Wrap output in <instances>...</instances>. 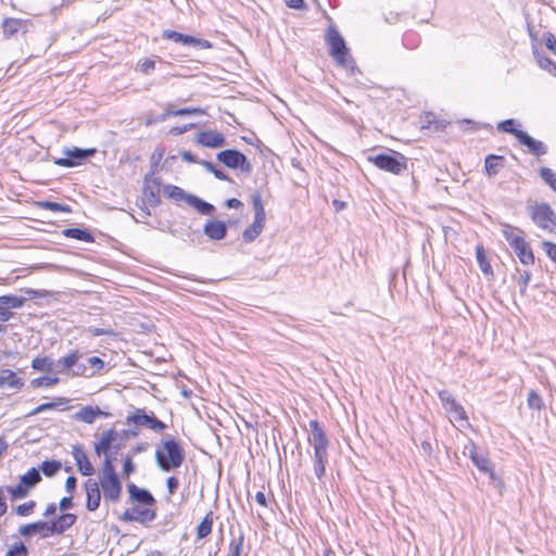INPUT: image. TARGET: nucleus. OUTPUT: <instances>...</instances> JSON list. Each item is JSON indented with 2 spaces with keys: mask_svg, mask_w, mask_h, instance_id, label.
Wrapping results in <instances>:
<instances>
[{
  "mask_svg": "<svg viewBox=\"0 0 556 556\" xmlns=\"http://www.w3.org/2000/svg\"><path fill=\"white\" fill-rule=\"evenodd\" d=\"M311 437L309 444L314 448L313 467L316 478L321 481L326 475V465L328 464L329 440L325 430L317 420L309 421Z\"/></svg>",
  "mask_w": 556,
  "mask_h": 556,
  "instance_id": "f257e3e1",
  "label": "nucleus"
},
{
  "mask_svg": "<svg viewBox=\"0 0 556 556\" xmlns=\"http://www.w3.org/2000/svg\"><path fill=\"white\" fill-rule=\"evenodd\" d=\"M155 451V462L164 472L179 468L185 462V450L174 437H167Z\"/></svg>",
  "mask_w": 556,
  "mask_h": 556,
  "instance_id": "f03ea898",
  "label": "nucleus"
},
{
  "mask_svg": "<svg viewBox=\"0 0 556 556\" xmlns=\"http://www.w3.org/2000/svg\"><path fill=\"white\" fill-rule=\"evenodd\" d=\"M326 41L329 45V54L337 64L354 74L356 70L355 61L350 55L345 40L334 27L327 29Z\"/></svg>",
  "mask_w": 556,
  "mask_h": 556,
  "instance_id": "7ed1b4c3",
  "label": "nucleus"
},
{
  "mask_svg": "<svg viewBox=\"0 0 556 556\" xmlns=\"http://www.w3.org/2000/svg\"><path fill=\"white\" fill-rule=\"evenodd\" d=\"M164 194L177 202L185 201L188 205L197 210L201 215L211 216L215 213L216 208L213 204L204 201L203 199L186 192L182 188L174 185H166L163 188Z\"/></svg>",
  "mask_w": 556,
  "mask_h": 556,
  "instance_id": "20e7f679",
  "label": "nucleus"
},
{
  "mask_svg": "<svg viewBox=\"0 0 556 556\" xmlns=\"http://www.w3.org/2000/svg\"><path fill=\"white\" fill-rule=\"evenodd\" d=\"M368 161L379 169L394 175H402L407 170V159L399 152L393 151L392 153L370 155L368 156Z\"/></svg>",
  "mask_w": 556,
  "mask_h": 556,
  "instance_id": "39448f33",
  "label": "nucleus"
},
{
  "mask_svg": "<svg viewBox=\"0 0 556 556\" xmlns=\"http://www.w3.org/2000/svg\"><path fill=\"white\" fill-rule=\"evenodd\" d=\"M528 214L533 223L551 233H556V214L548 203H534L528 206Z\"/></svg>",
  "mask_w": 556,
  "mask_h": 556,
  "instance_id": "423d86ee",
  "label": "nucleus"
},
{
  "mask_svg": "<svg viewBox=\"0 0 556 556\" xmlns=\"http://www.w3.org/2000/svg\"><path fill=\"white\" fill-rule=\"evenodd\" d=\"M42 480L39 469L31 467L26 473L20 477L16 485H7L5 491L11 495L12 500H21L28 495L29 491L34 489Z\"/></svg>",
  "mask_w": 556,
  "mask_h": 556,
  "instance_id": "0eeeda50",
  "label": "nucleus"
},
{
  "mask_svg": "<svg viewBox=\"0 0 556 556\" xmlns=\"http://www.w3.org/2000/svg\"><path fill=\"white\" fill-rule=\"evenodd\" d=\"M4 39L23 37L34 31L35 23L30 18L5 17L1 23Z\"/></svg>",
  "mask_w": 556,
  "mask_h": 556,
  "instance_id": "6e6552de",
  "label": "nucleus"
},
{
  "mask_svg": "<svg viewBox=\"0 0 556 556\" xmlns=\"http://www.w3.org/2000/svg\"><path fill=\"white\" fill-rule=\"evenodd\" d=\"M218 162L223 163L230 169H239L242 173L250 174L252 172V164L247 155L237 149H226L216 154Z\"/></svg>",
  "mask_w": 556,
  "mask_h": 556,
  "instance_id": "1a4fd4ad",
  "label": "nucleus"
},
{
  "mask_svg": "<svg viewBox=\"0 0 556 556\" xmlns=\"http://www.w3.org/2000/svg\"><path fill=\"white\" fill-rule=\"evenodd\" d=\"M126 424L146 427L155 432H162L167 427L162 420L156 418L153 412L147 413L143 408H135V410L127 416Z\"/></svg>",
  "mask_w": 556,
  "mask_h": 556,
  "instance_id": "9d476101",
  "label": "nucleus"
},
{
  "mask_svg": "<svg viewBox=\"0 0 556 556\" xmlns=\"http://www.w3.org/2000/svg\"><path fill=\"white\" fill-rule=\"evenodd\" d=\"M97 153L96 148H71L64 150V157H55L53 159V163L61 167H75L85 163L88 159L92 157Z\"/></svg>",
  "mask_w": 556,
  "mask_h": 556,
  "instance_id": "9b49d317",
  "label": "nucleus"
},
{
  "mask_svg": "<svg viewBox=\"0 0 556 556\" xmlns=\"http://www.w3.org/2000/svg\"><path fill=\"white\" fill-rule=\"evenodd\" d=\"M162 38L166 40H172L176 43L192 48L194 50H206L213 47L211 41L206 39L197 38L194 36L181 34L172 29L163 30Z\"/></svg>",
  "mask_w": 556,
  "mask_h": 556,
  "instance_id": "f8f14e48",
  "label": "nucleus"
},
{
  "mask_svg": "<svg viewBox=\"0 0 556 556\" xmlns=\"http://www.w3.org/2000/svg\"><path fill=\"white\" fill-rule=\"evenodd\" d=\"M464 455L468 456L481 472L488 475L490 479L495 480L492 462L485 455L478 453L477 445L472 441L465 445Z\"/></svg>",
  "mask_w": 556,
  "mask_h": 556,
  "instance_id": "ddd939ff",
  "label": "nucleus"
},
{
  "mask_svg": "<svg viewBox=\"0 0 556 556\" xmlns=\"http://www.w3.org/2000/svg\"><path fill=\"white\" fill-rule=\"evenodd\" d=\"M99 488L106 502L116 503L122 495V482L118 476L99 477Z\"/></svg>",
  "mask_w": 556,
  "mask_h": 556,
  "instance_id": "4468645a",
  "label": "nucleus"
},
{
  "mask_svg": "<svg viewBox=\"0 0 556 556\" xmlns=\"http://www.w3.org/2000/svg\"><path fill=\"white\" fill-rule=\"evenodd\" d=\"M118 435V432L114 428H111L102 432L99 441L93 443V450L96 455L100 457L102 455H109V452L112 448L116 451L119 450L122 444H114Z\"/></svg>",
  "mask_w": 556,
  "mask_h": 556,
  "instance_id": "2eb2a0df",
  "label": "nucleus"
},
{
  "mask_svg": "<svg viewBox=\"0 0 556 556\" xmlns=\"http://www.w3.org/2000/svg\"><path fill=\"white\" fill-rule=\"evenodd\" d=\"M18 534L25 539L31 538L38 534L41 539H47L53 535L50 521H36L31 523L22 525L18 530Z\"/></svg>",
  "mask_w": 556,
  "mask_h": 556,
  "instance_id": "dca6fc26",
  "label": "nucleus"
},
{
  "mask_svg": "<svg viewBox=\"0 0 556 556\" xmlns=\"http://www.w3.org/2000/svg\"><path fill=\"white\" fill-rule=\"evenodd\" d=\"M72 455L75 459V464L77 466L78 471L86 477H90L94 473V468L89 460L87 453L84 450V446L80 444L73 445Z\"/></svg>",
  "mask_w": 556,
  "mask_h": 556,
  "instance_id": "f3484780",
  "label": "nucleus"
},
{
  "mask_svg": "<svg viewBox=\"0 0 556 556\" xmlns=\"http://www.w3.org/2000/svg\"><path fill=\"white\" fill-rule=\"evenodd\" d=\"M197 143L202 147L217 149L226 144V138L216 130L200 131L195 138Z\"/></svg>",
  "mask_w": 556,
  "mask_h": 556,
  "instance_id": "a211bd4d",
  "label": "nucleus"
},
{
  "mask_svg": "<svg viewBox=\"0 0 556 556\" xmlns=\"http://www.w3.org/2000/svg\"><path fill=\"white\" fill-rule=\"evenodd\" d=\"M439 399L443 407L455 415L458 419H467L464 407L457 403L454 395L448 390L439 391Z\"/></svg>",
  "mask_w": 556,
  "mask_h": 556,
  "instance_id": "6ab92c4d",
  "label": "nucleus"
},
{
  "mask_svg": "<svg viewBox=\"0 0 556 556\" xmlns=\"http://www.w3.org/2000/svg\"><path fill=\"white\" fill-rule=\"evenodd\" d=\"M86 490V508L89 511H94L99 508L101 503V490L99 488V483L93 479H88L85 482Z\"/></svg>",
  "mask_w": 556,
  "mask_h": 556,
  "instance_id": "aec40b11",
  "label": "nucleus"
},
{
  "mask_svg": "<svg viewBox=\"0 0 556 556\" xmlns=\"http://www.w3.org/2000/svg\"><path fill=\"white\" fill-rule=\"evenodd\" d=\"M110 416V413L102 410L99 406L91 405L84 406L74 414L75 420L83 421L88 425L93 424L98 417L108 418Z\"/></svg>",
  "mask_w": 556,
  "mask_h": 556,
  "instance_id": "412c9836",
  "label": "nucleus"
},
{
  "mask_svg": "<svg viewBox=\"0 0 556 556\" xmlns=\"http://www.w3.org/2000/svg\"><path fill=\"white\" fill-rule=\"evenodd\" d=\"M517 140L520 144L528 148V151L535 155L541 156L547 153V147L544 142L534 139L528 132H518Z\"/></svg>",
  "mask_w": 556,
  "mask_h": 556,
  "instance_id": "4be33fe9",
  "label": "nucleus"
},
{
  "mask_svg": "<svg viewBox=\"0 0 556 556\" xmlns=\"http://www.w3.org/2000/svg\"><path fill=\"white\" fill-rule=\"evenodd\" d=\"M127 490L132 502L144 506H153L156 503L154 496L149 490L139 488L135 483H129L127 485Z\"/></svg>",
  "mask_w": 556,
  "mask_h": 556,
  "instance_id": "5701e85b",
  "label": "nucleus"
},
{
  "mask_svg": "<svg viewBox=\"0 0 556 556\" xmlns=\"http://www.w3.org/2000/svg\"><path fill=\"white\" fill-rule=\"evenodd\" d=\"M203 233L211 240H223L227 236V225L222 220L210 219L203 226Z\"/></svg>",
  "mask_w": 556,
  "mask_h": 556,
  "instance_id": "b1692460",
  "label": "nucleus"
},
{
  "mask_svg": "<svg viewBox=\"0 0 556 556\" xmlns=\"http://www.w3.org/2000/svg\"><path fill=\"white\" fill-rule=\"evenodd\" d=\"M77 520V516L72 513H64L60 515L56 519L50 521L53 535L62 534L66 530H68Z\"/></svg>",
  "mask_w": 556,
  "mask_h": 556,
  "instance_id": "393cba45",
  "label": "nucleus"
},
{
  "mask_svg": "<svg viewBox=\"0 0 556 556\" xmlns=\"http://www.w3.org/2000/svg\"><path fill=\"white\" fill-rule=\"evenodd\" d=\"M25 382L11 369L0 370V388L8 387L14 390H22Z\"/></svg>",
  "mask_w": 556,
  "mask_h": 556,
  "instance_id": "a878e982",
  "label": "nucleus"
},
{
  "mask_svg": "<svg viewBox=\"0 0 556 556\" xmlns=\"http://www.w3.org/2000/svg\"><path fill=\"white\" fill-rule=\"evenodd\" d=\"M522 233L523 232L519 228L513 227L508 224L504 225L502 229L503 237L513 250L526 242Z\"/></svg>",
  "mask_w": 556,
  "mask_h": 556,
  "instance_id": "bb28decb",
  "label": "nucleus"
},
{
  "mask_svg": "<svg viewBox=\"0 0 556 556\" xmlns=\"http://www.w3.org/2000/svg\"><path fill=\"white\" fill-rule=\"evenodd\" d=\"M506 160L503 155L489 154L484 160V169L489 177L496 176L505 167Z\"/></svg>",
  "mask_w": 556,
  "mask_h": 556,
  "instance_id": "cd10ccee",
  "label": "nucleus"
},
{
  "mask_svg": "<svg viewBox=\"0 0 556 556\" xmlns=\"http://www.w3.org/2000/svg\"><path fill=\"white\" fill-rule=\"evenodd\" d=\"M265 220L264 218H256L254 217V220L251 226H249L243 232H242V239L247 243L253 242L263 231L265 227Z\"/></svg>",
  "mask_w": 556,
  "mask_h": 556,
  "instance_id": "c85d7f7f",
  "label": "nucleus"
},
{
  "mask_svg": "<svg viewBox=\"0 0 556 556\" xmlns=\"http://www.w3.org/2000/svg\"><path fill=\"white\" fill-rule=\"evenodd\" d=\"M62 235L66 238L76 239L84 242H94L93 235L86 228H65L62 230Z\"/></svg>",
  "mask_w": 556,
  "mask_h": 556,
  "instance_id": "c756f323",
  "label": "nucleus"
},
{
  "mask_svg": "<svg viewBox=\"0 0 556 556\" xmlns=\"http://www.w3.org/2000/svg\"><path fill=\"white\" fill-rule=\"evenodd\" d=\"M214 523V513L210 510L197 527L195 535L198 540H203L212 532Z\"/></svg>",
  "mask_w": 556,
  "mask_h": 556,
  "instance_id": "7c9ffc66",
  "label": "nucleus"
},
{
  "mask_svg": "<svg viewBox=\"0 0 556 556\" xmlns=\"http://www.w3.org/2000/svg\"><path fill=\"white\" fill-rule=\"evenodd\" d=\"M476 258L481 271L485 276H493V268L486 257L485 250L482 244H478L476 247Z\"/></svg>",
  "mask_w": 556,
  "mask_h": 556,
  "instance_id": "2f4dec72",
  "label": "nucleus"
},
{
  "mask_svg": "<svg viewBox=\"0 0 556 556\" xmlns=\"http://www.w3.org/2000/svg\"><path fill=\"white\" fill-rule=\"evenodd\" d=\"M513 251L523 265H532L534 263L533 251L527 242L520 244L518 248H515Z\"/></svg>",
  "mask_w": 556,
  "mask_h": 556,
  "instance_id": "473e14b6",
  "label": "nucleus"
},
{
  "mask_svg": "<svg viewBox=\"0 0 556 556\" xmlns=\"http://www.w3.org/2000/svg\"><path fill=\"white\" fill-rule=\"evenodd\" d=\"M135 521L139 523L151 522L156 518L154 509L148 507L134 506Z\"/></svg>",
  "mask_w": 556,
  "mask_h": 556,
  "instance_id": "72a5a7b5",
  "label": "nucleus"
},
{
  "mask_svg": "<svg viewBox=\"0 0 556 556\" xmlns=\"http://www.w3.org/2000/svg\"><path fill=\"white\" fill-rule=\"evenodd\" d=\"M53 365V359L48 356L36 357L31 362L33 369L43 372H52L54 370Z\"/></svg>",
  "mask_w": 556,
  "mask_h": 556,
  "instance_id": "f704fd0d",
  "label": "nucleus"
},
{
  "mask_svg": "<svg viewBox=\"0 0 556 556\" xmlns=\"http://www.w3.org/2000/svg\"><path fill=\"white\" fill-rule=\"evenodd\" d=\"M520 124L514 118L502 121L497 124V130L501 132L511 134L517 138L518 132H525L517 128Z\"/></svg>",
  "mask_w": 556,
  "mask_h": 556,
  "instance_id": "c9c22d12",
  "label": "nucleus"
},
{
  "mask_svg": "<svg viewBox=\"0 0 556 556\" xmlns=\"http://www.w3.org/2000/svg\"><path fill=\"white\" fill-rule=\"evenodd\" d=\"M26 299L14 294H7L0 296V305H4L7 308H20L24 305Z\"/></svg>",
  "mask_w": 556,
  "mask_h": 556,
  "instance_id": "e433bc0d",
  "label": "nucleus"
},
{
  "mask_svg": "<svg viewBox=\"0 0 556 556\" xmlns=\"http://www.w3.org/2000/svg\"><path fill=\"white\" fill-rule=\"evenodd\" d=\"M61 468L62 464L60 460H43L42 464L40 465L39 471L41 470L46 477L51 478L54 477Z\"/></svg>",
  "mask_w": 556,
  "mask_h": 556,
  "instance_id": "4c0bfd02",
  "label": "nucleus"
},
{
  "mask_svg": "<svg viewBox=\"0 0 556 556\" xmlns=\"http://www.w3.org/2000/svg\"><path fill=\"white\" fill-rule=\"evenodd\" d=\"M251 202L254 211V217L266 219V213L264 208V204L262 201L261 193L258 191H254L251 195Z\"/></svg>",
  "mask_w": 556,
  "mask_h": 556,
  "instance_id": "58836bf2",
  "label": "nucleus"
},
{
  "mask_svg": "<svg viewBox=\"0 0 556 556\" xmlns=\"http://www.w3.org/2000/svg\"><path fill=\"white\" fill-rule=\"evenodd\" d=\"M244 545V533L240 531L237 538L229 543V554L227 556H241Z\"/></svg>",
  "mask_w": 556,
  "mask_h": 556,
  "instance_id": "ea45409f",
  "label": "nucleus"
},
{
  "mask_svg": "<svg viewBox=\"0 0 556 556\" xmlns=\"http://www.w3.org/2000/svg\"><path fill=\"white\" fill-rule=\"evenodd\" d=\"M201 165L211 174L215 176V178L224 181H230L233 180L220 168H218L215 164L208 161H201Z\"/></svg>",
  "mask_w": 556,
  "mask_h": 556,
  "instance_id": "a19ab883",
  "label": "nucleus"
},
{
  "mask_svg": "<svg viewBox=\"0 0 556 556\" xmlns=\"http://www.w3.org/2000/svg\"><path fill=\"white\" fill-rule=\"evenodd\" d=\"M67 402L68 401L65 397H58L56 401H54V402H47V403L40 404L39 406L34 408L28 414V416H35V415H38L39 413H42V412H46V410H50V409H54V408H56L60 405L66 404Z\"/></svg>",
  "mask_w": 556,
  "mask_h": 556,
  "instance_id": "79ce46f5",
  "label": "nucleus"
},
{
  "mask_svg": "<svg viewBox=\"0 0 556 556\" xmlns=\"http://www.w3.org/2000/svg\"><path fill=\"white\" fill-rule=\"evenodd\" d=\"M29 551L25 543L21 540L15 541L7 551L4 556H28Z\"/></svg>",
  "mask_w": 556,
  "mask_h": 556,
  "instance_id": "37998d69",
  "label": "nucleus"
},
{
  "mask_svg": "<svg viewBox=\"0 0 556 556\" xmlns=\"http://www.w3.org/2000/svg\"><path fill=\"white\" fill-rule=\"evenodd\" d=\"M118 476L115 470L114 459L110 455H104V459L99 471V477Z\"/></svg>",
  "mask_w": 556,
  "mask_h": 556,
  "instance_id": "c03bdc74",
  "label": "nucleus"
},
{
  "mask_svg": "<svg viewBox=\"0 0 556 556\" xmlns=\"http://www.w3.org/2000/svg\"><path fill=\"white\" fill-rule=\"evenodd\" d=\"M79 353L78 351L72 352L68 355L62 357L59 359L58 364L62 366L61 369L58 370V372H63L66 369H72L74 365H76V362L79 359Z\"/></svg>",
  "mask_w": 556,
  "mask_h": 556,
  "instance_id": "a18cd8bd",
  "label": "nucleus"
},
{
  "mask_svg": "<svg viewBox=\"0 0 556 556\" xmlns=\"http://www.w3.org/2000/svg\"><path fill=\"white\" fill-rule=\"evenodd\" d=\"M39 206L41 208L51 211V212H63V213H71L72 208L67 204L59 203V202H52V201H42L39 202Z\"/></svg>",
  "mask_w": 556,
  "mask_h": 556,
  "instance_id": "49530a36",
  "label": "nucleus"
},
{
  "mask_svg": "<svg viewBox=\"0 0 556 556\" xmlns=\"http://www.w3.org/2000/svg\"><path fill=\"white\" fill-rule=\"evenodd\" d=\"M56 383H59V378L58 377H49V376L38 377L30 381V386L34 389L42 388V387H52V386H55Z\"/></svg>",
  "mask_w": 556,
  "mask_h": 556,
  "instance_id": "de8ad7c7",
  "label": "nucleus"
},
{
  "mask_svg": "<svg viewBox=\"0 0 556 556\" xmlns=\"http://www.w3.org/2000/svg\"><path fill=\"white\" fill-rule=\"evenodd\" d=\"M540 176L556 192V174L548 167H541Z\"/></svg>",
  "mask_w": 556,
  "mask_h": 556,
  "instance_id": "09e8293b",
  "label": "nucleus"
},
{
  "mask_svg": "<svg viewBox=\"0 0 556 556\" xmlns=\"http://www.w3.org/2000/svg\"><path fill=\"white\" fill-rule=\"evenodd\" d=\"M527 402H528V406L531 409L540 410L544 406V402H543L541 395L534 390H531L529 392Z\"/></svg>",
  "mask_w": 556,
  "mask_h": 556,
  "instance_id": "8fccbe9b",
  "label": "nucleus"
},
{
  "mask_svg": "<svg viewBox=\"0 0 556 556\" xmlns=\"http://www.w3.org/2000/svg\"><path fill=\"white\" fill-rule=\"evenodd\" d=\"M517 270L519 271V277L517 279V283L519 286V292L521 295H526L528 285L531 280V274L527 270H523V271H520L519 269H517Z\"/></svg>",
  "mask_w": 556,
  "mask_h": 556,
  "instance_id": "3c124183",
  "label": "nucleus"
},
{
  "mask_svg": "<svg viewBox=\"0 0 556 556\" xmlns=\"http://www.w3.org/2000/svg\"><path fill=\"white\" fill-rule=\"evenodd\" d=\"M143 194L151 206H157L161 203L159 191L150 187L143 189Z\"/></svg>",
  "mask_w": 556,
  "mask_h": 556,
  "instance_id": "603ef678",
  "label": "nucleus"
},
{
  "mask_svg": "<svg viewBox=\"0 0 556 556\" xmlns=\"http://www.w3.org/2000/svg\"><path fill=\"white\" fill-rule=\"evenodd\" d=\"M35 506H36L35 501H29L24 504L17 505L14 508V511L18 516H23V517L29 516L34 511Z\"/></svg>",
  "mask_w": 556,
  "mask_h": 556,
  "instance_id": "864d4df0",
  "label": "nucleus"
},
{
  "mask_svg": "<svg viewBox=\"0 0 556 556\" xmlns=\"http://www.w3.org/2000/svg\"><path fill=\"white\" fill-rule=\"evenodd\" d=\"M88 365L92 368L90 375H94L96 372H100L104 367L105 363L98 356H91L87 359Z\"/></svg>",
  "mask_w": 556,
  "mask_h": 556,
  "instance_id": "5fc2aeb1",
  "label": "nucleus"
},
{
  "mask_svg": "<svg viewBox=\"0 0 556 556\" xmlns=\"http://www.w3.org/2000/svg\"><path fill=\"white\" fill-rule=\"evenodd\" d=\"M136 470V465L132 460V455H126L123 460V476L128 478Z\"/></svg>",
  "mask_w": 556,
  "mask_h": 556,
  "instance_id": "6e6d98bb",
  "label": "nucleus"
},
{
  "mask_svg": "<svg viewBox=\"0 0 556 556\" xmlns=\"http://www.w3.org/2000/svg\"><path fill=\"white\" fill-rule=\"evenodd\" d=\"M174 116H185V115H202L204 111L200 108H184L178 110H173Z\"/></svg>",
  "mask_w": 556,
  "mask_h": 556,
  "instance_id": "4d7b16f0",
  "label": "nucleus"
},
{
  "mask_svg": "<svg viewBox=\"0 0 556 556\" xmlns=\"http://www.w3.org/2000/svg\"><path fill=\"white\" fill-rule=\"evenodd\" d=\"M542 249L547 254V256L556 263V243L551 241H543Z\"/></svg>",
  "mask_w": 556,
  "mask_h": 556,
  "instance_id": "13d9d810",
  "label": "nucleus"
},
{
  "mask_svg": "<svg viewBox=\"0 0 556 556\" xmlns=\"http://www.w3.org/2000/svg\"><path fill=\"white\" fill-rule=\"evenodd\" d=\"M534 54L536 55V61L541 68L548 70V71H549L551 66L556 68L555 62H553L549 58L541 55L536 52H534Z\"/></svg>",
  "mask_w": 556,
  "mask_h": 556,
  "instance_id": "bf43d9fd",
  "label": "nucleus"
},
{
  "mask_svg": "<svg viewBox=\"0 0 556 556\" xmlns=\"http://www.w3.org/2000/svg\"><path fill=\"white\" fill-rule=\"evenodd\" d=\"M544 42H545V47L547 48V50L556 55V38H555V36L549 31L546 33L544 35Z\"/></svg>",
  "mask_w": 556,
  "mask_h": 556,
  "instance_id": "052dcab7",
  "label": "nucleus"
},
{
  "mask_svg": "<svg viewBox=\"0 0 556 556\" xmlns=\"http://www.w3.org/2000/svg\"><path fill=\"white\" fill-rule=\"evenodd\" d=\"M72 370H73V375H75V376H86V377L91 376L90 372H88L87 366L83 363H78V361L76 362V365L73 366Z\"/></svg>",
  "mask_w": 556,
  "mask_h": 556,
  "instance_id": "680f3d73",
  "label": "nucleus"
},
{
  "mask_svg": "<svg viewBox=\"0 0 556 556\" xmlns=\"http://www.w3.org/2000/svg\"><path fill=\"white\" fill-rule=\"evenodd\" d=\"M166 486L169 495H174L179 486V480L175 476H170L166 480Z\"/></svg>",
  "mask_w": 556,
  "mask_h": 556,
  "instance_id": "e2e57ef3",
  "label": "nucleus"
},
{
  "mask_svg": "<svg viewBox=\"0 0 556 556\" xmlns=\"http://www.w3.org/2000/svg\"><path fill=\"white\" fill-rule=\"evenodd\" d=\"M286 5L290 9L306 10L307 4L304 0H283Z\"/></svg>",
  "mask_w": 556,
  "mask_h": 556,
  "instance_id": "0e129e2a",
  "label": "nucleus"
},
{
  "mask_svg": "<svg viewBox=\"0 0 556 556\" xmlns=\"http://www.w3.org/2000/svg\"><path fill=\"white\" fill-rule=\"evenodd\" d=\"M77 479L75 476H68L65 480V490L68 494H73L76 491Z\"/></svg>",
  "mask_w": 556,
  "mask_h": 556,
  "instance_id": "69168bd1",
  "label": "nucleus"
},
{
  "mask_svg": "<svg viewBox=\"0 0 556 556\" xmlns=\"http://www.w3.org/2000/svg\"><path fill=\"white\" fill-rule=\"evenodd\" d=\"M155 68V62L153 60H150V59H146L141 64H140V71L144 74H150L153 70Z\"/></svg>",
  "mask_w": 556,
  "mask_h": 556,
  "instance_id": "338daca9",
  "label": "nucleus"
},
{
  "mask_svg": "<svg viewBox=\"0 0 556 556\" xmlns=\"http://www.w3.org/2000/svg\"><path fill=\"white\" fill-rule=\"evenodd\" d=\"M74 506L73 497L71 496H64L61 498L59 507L61 510L66 511L71 509Z\"/></svg>",
  "mask_w": 556,
  "mask_h": 556,
  "instance_id": "774afa93",
  "label": "nucleus"
}]
</instances>
